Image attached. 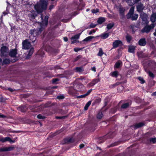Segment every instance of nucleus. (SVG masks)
<instances>
[{
	"label": "nucleus",
	"instance_id": "nucleus-1",
	"mask_svg": "<svg viewBox=\"0 0 156 156\" xmlns=\"http://www.w3.org/2000/svg\"><path fill=\"white\" fill-rule=\"evenodd\" d=\"M48 5L47 0H40L39 2L34 5V8L37 13H41L47 9Z\"/></svg>",
	"mask_w": 156,
	"mask_h": 156
},
{
	"label": "nucleus",
	"instance_id": "nucleus-2",
	"mask_svg": "<svg viewBox=\"0 0 156 156\" xmlns=\"http://www.w3.org/2000/svg\"><path fill=\"white\" fill-rule=\"evenodd\" d=\"M9 49L8 47L6 46H3L1 49V56L6 57L9 54Z\"/></svg>",
	"mask_w": 156,
	"mask_h": 156
},
{
	"label": "nucleus",
	"instance_id": "nucleus-3",
	"mask_svg": "<svg viewBox=\"0 0 156 156\" xmlns=\"http://www.w3.org/2000/svg\"><path fill=\"white\" fill-rule=\"evenodd\" d=\"M154 26L155 24L154 23H152L150 26H146L142 30V32L143 33H148L151 29L153 28L154 27Z\"/></svg>",
	"mask_w": 156,
	"mask_h": 156
},
{
	"label": "nucleus",
	"instance_id": "nucleus-4",
	"mask_svg": "<svg viewBox=\"0 0 156 156\" xmlns=\"http://www.w3.org/2000/svg\"><path fill=\"white\" fill-rule=\"evenodd\" d=\"M22 48L27 49L29 48L31 46L30 42L27 40L24 41L22 43Z\"/></svg>",
	"mask_w": 156,
	"mask_h": 156
},
{
	"label": "nucleus",
	"instance_id": "nucleus-5",
	"mask_svg": "<svg viewBox=\"0 0 156 156\" xmlns=\"http://www.w3.org/2000/svg\"><path fill=\"white\" fill-rule=\"evenodd\" d=\"M118 10L119 12L120 15L121 16L122 18H124L125 16V9L122 7L120 6L118 8Z\"/></svg>",
	"mask_w": 156,
	"mask_h": 156
},
{
	"label": "nucleus",
	"instance_id": "nucleus-6",
	"mask_svg": "<svg viewBox=\"0 0 156 156\" xmlns=\"http://www.w3.org/2000/svg\"><path fill=\"white\" fill-rule=\"evenodd\" d=\"M41 30L39 29V30L38 29H33L30 30V34L36 36L39 34V32H41Z\"/></svg>",
	"mask_w": 156,
	"mask_h": 156
},
{
	"label": "nucleus",
	"instance_id": "nucleus-7",
	"mask_svg": "<svg viewBox=\"0 0 156 156\" xmlns=\"http://www.w3.org/2000/svg\"><path fill=\"white\" fill-rule=\"evenodd\" d=\"M17 54V49H15L10 51L8 55L12 57H15Z\"/></svg>",
	"mask_w": 156,
	"mask_h": 156
},
{
	"label": "nucleus",
	"instance_id": "nucleus-8",
	"mask_svg": "<svg viewBox=\"0 0 156 156\" xmlns=\"http://www.w3.org/2000/svg\"><path fill=\"white\" fill-rule=\"evenodd\" d=\"M122 45V43L121 41L115 40L113 43L112 46L113 48H116L118 47L119 45Z\"/></svg>",
	"mask_w": 156,
	"mask_h": 156
},
{
	"label": "nucleus",
	"instance_id": "nucleus-9",
	"mask_svg": "<svg viewBox=\"0 0 156 156\" xmlns=\"http://www.w3.org/2000/svg\"><path fill=\"white\" fill-rule=\"evenodd\" d=\"M134 8L132 7L130 9L128 13L126 15L127 18L128 19L131 18L134 13Z\"/></svg>",
	"mask_w": 156,
	"mask_h": 156
},
{
	"label": "nucleus",
	"instance_id": "nucleus-10",
	"mask_svg": "<svg viewBox=\"0 0 156 156\" xmlns=\"http://www.w3.org/2000/svg\"><path fill=\"white\" fill-rule=\"evenodd\" d=\"M14 149V147L11 146L8 147H3L0 149L1 151H10L13 150Z\"/></svg>",
	"mask_w": 156,
	"mask_h": 156
},
{
	"label": "nucleus",
	"instance_id": "nucleus-11",
	"mask_svg": "<svg viewBox=\"0 0 156 156\" xmlns=\"http://www.w3.org/2000/svg\"><path fill=\"white\" fill-rule=\"evenodd\" d=\"M137 11L139 12H141L144 8V6L143 4L139 3L136 6Z\"/></svg>",
	"mask_w": 156,
	"mask_h": 156
},
{
	"label": "nucleus",
	"instance_id": "nucleus-12",
	"mask_svg": "<svg viewBox=\"0 0 156 156\" xmlns=\"http://www.w3.org/2000/svg\"><path fill=\"white\" fill-rule=\"evenodd\" d=\"M147 42L145 38L141 39L139 41L138 43L141 46H145Z\"/></svg>",
	"mask_w": 156,
	"mask_h": 156
},
{
	"label": "nucleus",
	"instance_id": "nucleus-13",
	"mask_svg": "<svg viewBox=\"0 0 156 156\" xmlns=\"http://www.w3.org/2000/svg\"><path fill=\"white\" fill-rule=\"evenodd\" d=\"M136 47L134 46H130L128 47V51L130 53H134Z\"/></svg>",
	"mask_w": 156,
	"mask_h": 156
},
{
	"label": "nucleus",
	"instance_id": "nucleus-14",
	"mask_svg": "<svg viewBox=\"0 0 156 156\" xmlns=\"http://www.w3.org/2000/svg\"><path fill=\"white\" fill-rule=\"evenodd\" d=\"M126 2H127L129 5L132 6L139 1L137 0H126Z\"/></svg>",
	"mask_w": 156,
	"mask_h": 156
},
{
	"label": "nucleus",
	"instance_id": "nucleus-15",
	"mask_svg": "<svg viewBox=\"0 0 156 156\" xmlns=\"http://www.w3.org/2000/svg\"><path fill=\"white\" fill-rule=\"evenodd\" d=\"M156 13H153L151 16V20L153 23H153L156 21Z\"/></svg>",
	"mask_w": 156,
	"mask_h": 156
},
{
	"label": "nucleus",
	"instance_id": "nucleus-16",
	"mask_svg": "<svg viewBox=\"0 0 156 156\" xmlns=\"http://www.w3.org/2000/svg\"><path fill=\"white\" fill-rule=\"evenodd\" d=\"M10 60L8 58H5L3 59L2 62V65L8 64L10 63Z\"/></svg>",
	"mask_w": 156,
	"mask_h": 156
},
{
	"label": "nucleus",
	"instance_id": "nucleus-17",
	"mask_svg": "<svg viewBox=\"0 0 156 156\" xmlns=\"http://www.w3.org/2000/svg\"><path fill=\"white\" fill-rule=\"evenodd\" d=\"M34 49L33 48H30V49L29 51L28 55L26 57L28 59L29 58V57H28V56H29V57H30L32 55L34 51Z\"/></svg>",
	"mask_w": 156,
	"mask_h": 156
},
{
	"label": "nucleus",
	"instance_id": "nucleus-18",
	"mask_svg": "<svg viewBox=\"0 0 156 156\" xmlns=\"http://www.w3.org/2000/svg\"><path fill=\"white\" fill-rule=\"evenodd\" d=\"M105 18L103 17H100L99 18L98 20L97 21V22L99 24H101L105 22Z\"/></svg>",
	"mask_w": 156,
	"mask_h": 156
},
{
	"label": "nucleus",
	"instance_id": "nucleus-19",
	"mask_svg": "<svg viewBox=\"0 0 156 156\" xmlns=\"http://www.w3.org/2000/svg\"><path fill=\"white\" fill-rule=\"evenodd\" d=\"M29 38L32 42L34 43L36 39V36L30 34L29 36Z\"/></svg>",
	"mask_w": 156,
	"mask_h": 156
},
{
	"label": "nucleus",
	"instance_id": "nucleus-20",
	"mask_svg": "<svg viewBox=\"0 0 156 156\" xmlns=\"http://www.w3.org/2000/svg\"><path fill=\"white\" fill-rule=\"evenodd\" d=\"M144 125V124L142 122H140L136 124L135 125V127L136 129L142 127Z\"/></svg>",
	"mask_w": 156,
	"mask_h": 156
},
{
	"label": "nucleus",
	"instance_id": "nucleus-21",
	"mask_svg": "<svg viewBox=\"0 0 156 156\" xmlns=\"http://www.w3.org/2000/svg\"><path fill=\"white\" fill-rule=\"evenodd\" d=\"M48 16H46L44 18V21H42V23L43 25H44L45 26H46L48 24Z\"/></svg>",
	"mask_w": 156,
	"mask_h": 156
},
{
	"label": "nucleus",
	"instance_id": "nucleus-22",
	"mask_svg": "<svg viewBox=\"0 0 156 156\" xmlns=\"http://www.w3.org/2000/svg\"><path fill=\"white\" fill-rule=\"evenodd\" d=\"M94 37L93 36H89L87 37L86 38L84 39L83 40V41H90L91 39H93Z\"/></svg>",
	"mask_w": 156,
	"mask_h": 156
},
{
	"label": "nucleus",
	"instance_id": "nucleus-23",
	"mask_svg": "<svg viewBox=\"0 0 156 156\" xmlns=\"http://www.w3.org/2000/svg\"><path fill=\"white\" fill-rule=\"evenodd\" d=\"M91 101H89L87 103L84 108V109L85 110H87L88 107L91 104Z\"/></svg>",
	"mask_w": 156,
	"mask_h": 156
},
{
	"label": "nucleus",
	"instance_id": "nucleus-24",
	"mask_svg": "<svg viewBox=\"0 0 156 156\" xmlns=\"http://www.w3.org/2000/svg\"><path fill=\"white\" fill-rule=\"evenodd\" d=\"M126 37L127 42L128 43H130L132 39L131 36L129 34H127L126 36Z\"/></svg>",
	"mask_w": 156,
	"mask_h": 156
},
{
	"label": "nucleus",
	"instance_id": "nucleus-25",
	"mask_svg": "<svg viewBox=\"0 0 156 156\" xmlns=\"http://www.w3.org/2000/svg\"><path fill=\"white\" fill-rule=\"evenodd\" d=\"M138 17V15L137 14H133L131 18V19L132 20H136L137 19Z\"/></svg>",
	"mask_w": 156,
	"mask_h": 156
},
{
	"label": "nucleus",
	"instance_id": "nucleus-26",
	"mask_svg": "<svg viewBox=\"0 0 156 156\" xmlns=\"http://www.w3.org/2000/svg\"><path fill=\"white\" fill-rule=\"evenodd\" d=\"M109 36V34L108 33H105L102 34L101 35V37L104 39L107 38Z\"/></svg>",
	"mask_w": 156,
	"mask_h": 156
},
{
	"label": "nucleus",
	"instance_id": "nucleus-27",
	"mask_svg": "<svg viewBox=\"0 0 156 156\" xmlns=\"http://www.w3.org/2000/svg\"><path fill=\"white\" fill-rule=\"evenodd\" d=\"M75 70L77 72H81L83 71V68L80 67H77L76 68Z\"/></svg>",
	"mask_w": 156,
	"mask_h": 156
},
{
	"label": "nucleus",
	"instance_id": "nucleus-28",
	"mask_svg": "<svg viewBox=\"0 0 156 156\" xmlns=\"http://www.w3.org/2000/svg\"><path fill=\"white\" fill-rule=\"evenodd\" d=\"M129 106V104L128 103H126L123 104L121 106V108H128Z\"/></svg>",
	"mask_w": 156,
	"mask_h": 156
},
{
	"label": "nucleus",
	"instance_id": "nucleus-29",
	"mask_svg": "<svg viewBox=\"0 0 156 156\" xmlns=\"http://www.w3.org/2000/svg\"><path fill=\"white\" fill-rule=\"evenodd\" d=\"M103 116V114L101 112H99L98 113L97 115V118L98 119H101Z\"/></svg>",
	"mask_w": 156,
	"mask_h": 156
},
{
	"label": "nucleus",
	"instance_id": "nucleus-30",
	"mask_svg": "<svg viewBox=\"0 0 156 156\" xmlns=\"http://www.w3.org/2000/svg\"><path fill=\"white\" fill-rule=\"evenodd\" d=\"M104 54L103 51L102 49L100 48L99 49V51L98 54V55L99 56H101Z\"/></svg>",
	"mask_w": 156,
	"mask_h": 156
},
{
	"label": "nucleus",
	"instance_id": "nucleus-31",
	"mask_svg": "<svg viewBox=\"0 0 156 156\" xmlns=\"http://www.w3.org/2000/svg\"><path fill=\"white\" fill-rule=\"evenodd\" d=\"M114 24L113 23L108 24L107 26V28L108 30L111 29L114 26Z\"/></svg>",
	"mask_w": 156,
	"mask_h": 156
},
{
	"label": "nucleus",
	"instance_id": "nucleus-32",
	"mask_svg": "<svg viewBox=\"0 0 156 156\" xmlns=\"http://www.w3.org/2000/svg\"><path fill=\"white\" fill-rule=\"evenodd\" d=\"M118 75V72L117 71H114L111 74V75L113 77H117Z\"/></svg>",
	"mask_w": 156,
	"mask_h": 156
},
{
	"label": "nucleus",
	"instance_id": "nucleus-33",
	"mask_svg": "<svg viewBox=\"0 0 156 156\" xmlns=\"http://www.w3.org/2000/svg\"><path fill=\"white\" fill-rule=\"evenodd\" d=\"M5 139L6 141H9L10 142L14 143L15 142L14 140H12L9 137H5Z\"/></svg>",
	"mask_w": 156,
	"mask_h": 156
},
{
	"label": "nucleus",
	"instance_id": "nucleus-34",
	"mask_svg": "<svg viewBox=\"0 0 156 156\" xmlns=\"http://www.w3.org/2000/svg\"><path fill=\"white\" fill-rule=\"evenodd\" d=\"M121 63V62L119 61L117 62L115 65V67L117 68H119L120 66Z\"/></svg>",
	"mask_w": 156,
	"mask_h": 156
},
{
	"label": "nucleus",
	"instance_id": "nucleus-35",
	"mask_svg": "<svg viewBox=\"0 0 156 156\" xmlns=\"http://www.w3.org/2000/svg\"><path fill=\"white\" fill-rule=\"evenodd\" d=\"M100 81L99 79H94L92 80L93 82L94 83L93 85H94L96 83H98Z\"/></svg>",
	"mask_w": 156,
	"mask_h": 156
},
{
	"label": "nucleus",
	"instance_id": "nucleus-36",
	"mask_svg": "<svg viewBox=\"0 0 156 156\" xmlns=\"http://www.w3.org/2000/svg\"><path fill=\"white\" fill-rule=\"evenodd\" d=\"M138 79L140 81V83L142 84L144 83L145 82V81L144 80V79L142 77H139L138 78Z\"/></svg>",
	"mask_w": 156,
	"mask_h": 156
},
{
	"label": "nucleus",
	"instance_id": "nucleus-37",
	"mask_svg": "<svg viewBox=\"0 0 156 156\" xmlns=\"http://www.w3.org/2000/svg\"><path fill=\"white\" fill-rule=\"evenodd\" d=\"M79 36L78 35H76L71 38L72 40H77L79 38Z\"/></svg>",
	"mask_w": 156,
	"mask_h": 156
},
{
	"label": "nucleus",
	"instance_id": "nucleus-38",
	"mask_svg": "<svg viewBox=\"0 0 156 156\" xmlns=\"http://www.w3.org/2000/svg\"><path fill=\"white\" fill-rule=\"evenodd\" d=\"M73 141V140L72 138H68L65 140V142H72Z\"/></svg>",
	"mask_w": 156,
	"mask_h": 156
},
{
	"label": "nucleus",
	"instance_id": "nucleus-39",
	"mask_svg": "<svg viewBox=\"0 0 156 156\" xmlns=\"http://www.w3.org/2000/svg\"><path fill=\"white\" fill-rule=\"evenodd\" d=\"M112 134H113V133H108V134L106 135V137L108 136L110 138H112L114 136V135H112Z\"/></svg>",
	"mask_w": 156,
	"mask_h": 156
},
{
	"label": "nucleus",
	"instance_id": "nucleus-40",
	"mask_svg": "<svg viewBox=\"0 0 156 156\" xmlns=\"http://www.w3.org/2000/svg\"><path fill=\"white\" fill-rule=\"evenodd\" d=\"M148 74L149 76L153 78L154 77V76L152 73L151 71H149L148 72Z\"/></svg>",
	"mask_w": 156,
	"mask_h": 156
},
{
	"label": "nucleus",
	"instance_id": "nucleus-41",
	"mask_svg": "<svg viewBox=\"0 0 156 156\" xmlns=\"http://www.w3.org/2000/svg\"><path fill=\"white\" fill-rule=\"evenodd\" d=\"M67 117L66 116H56V118L57 119H65Z\"/></svg>",
	"mask_w": 156,
	"mask_h": 156
},
{
	"label": "nucleus",
	"instance_id": "nucleus-42",
	"mask_svg": "<svg viewBox=\"0 0 156 156\" xmlns=\"http://www.w3.org/2000/svg\"><path fill=\"white\" fill-rule=\"evenodd\" d=\"M37 117V118L39 119H44L45 118L44 116H42L41 114L38 115Z\"/></svg>",
	"mask_w": 156,
	"mask_h": 156
},
{
	"label": "nucleus",
	"instance_id": "nucleus-43",
	"mask_svg": "<svg viewBox=\"0 0 156 156\" xmlns=\"http://www.w3.org/2000/svg\"><path fill=\"white\" fill-rule=\"evenodd\" d=\"M150 141L153 143H156V138H152L150 139Z\"/></svg>",
	"mask_w": 156,
	"mask_h": 156
},
{
	"label": "nucleus",
	"instance_id": "nucleus-44",
	"mask_svg": "<svg viewBox=\"0 0 156 156\" xmlns=\"http://www.w3.org/2000/svg\"><path fill=\"white\" fill-rule=\"evenodd\" d=\"M101 101L100 98H98L96 99L94 101V103L95 104H98Z\"/></svg>",
	"mask_w": 156,
	"mask_h": 156
},
{
	"label": "nucleus",
	"instance_id": "nucleus-45",
	"mask_svg": "<svg viewBox=\"0 0 156 156\" xmlns=\"http://www.w3.org/2000/svg\"><path fill=\"white\" fill-rule=\"evenodd\" d=\"M137 55L140 58L143 57V53L141 52H138Z\"/></svg>",
	"mask_w": 156,
	"mask_h": 156
},
{
	"label": "nucleus",
	"instance_id": "nucleus-46",
	"mask_svg": "<svg viewBox=\"0 0 156 156\" xmlns=\"http://www.w3.org/2000/svg\"><path fill=\"white\" fill-rule=\"evenodd\" d=\"M99 9H93L91 10V12L92 13H96L97 12H98Z\"/></svg>",
	"mask_w": 156,
	"mask_h": 156
},
{
	"label": "nucleus",
	"instance_id": "nucleus-47",
	"mask_svg": "<svg viewBox=\"0 0 156 156\" xmlns=\"http://www.w3.org/2000/svg\"><path fill=\"white\" fill-rule=\"evenodd\" d=\"M81 57H82V56L80 55H79L76 58H75V59L74 60V61L76 62V61H77L78 59H79L81 58Z\"/></svg>",
	"mask_w": 156,
	"mask_h": 156
},
{
	"label": "nucleus",
	"instance_id": "nucleus-48",
	"mask_svg": "<svg viewBox=\"0 0 156 156\" xmlns=\"http://www.w3.org/2000/svg\"><path fill=\"white\" fill-rule=\"evenodd\" d=\"M96 26V24H94L93 23H91L89 26L90 28H93L95 27Z\"/></svg>",
	"mask_w": 156,
	"mask_h": 156
},
{
	"label": "nucleus",
	"instance_id": "nucleus-49",
	"mask_svg": "<svg viewBox=\"0 0 156 156\" xmlns=\"http://www.w3.org/2000/svg\"><path fill=\"white\" fill-rule=\"evenodd\" d=\"M92 91V89H91L87 91V92L85 94L86 96H87V95H88L90 93V92H91Z\"/></svg>",
	"mask_w": 156,
	"mask_h": 156
},
{
	"label": "nucleus",
	"instance_id": "nucleus-50",
	"mask_svg": "<svg viewBox=\"0 0 156 156\" xmlns=\"http://www.w3.org/2000/svg\"><path fill=\"white\" fill-rule=\"evenodd\" d=\"M94 83L92 81L91 82L89 83V84H88L87 85V87H90L91 86H93L94 85H93V84Z\"/></svg>",
	"mask_w": 156,
	"mask_h": 156
},
{
	"label": "nucleus",
	"instance_id": "nucleus-51",
	"mask_svg": "<svg viewBox=\"0 0 156 156\" xmlns=\"http://www.w3.org/2000/svg\"><path fill=\"white\" fill-rule=\"evenodd\" d=\"M86 97V95L85 94H84L83 95H81L79 96H78L77 97V98H84Z\"/></svg>",
	"mask_w": 156,
	"mask_h": 156
},
{
	"label": "nucleus",
	"instance_id": "nucleus-52",
	"mask_svg": "<svg viewBox=\"0 0 156 156\" xmlns=\"http://www.w3.org/2000/svg\"><path fill=\"white\" fill-rule=\"evenodd\" d=\"M59 80L58 78H56L53 79L52 80V83H55L57 81H58Z\"/></svg>",
	"mask_w": 156,
	"mask_h": 156
},
{
	"label": "nucleus",
	"instance_id": "nucleus-53",
	"mask_svg": "<svg viewBox=\"0 0 156 156\" xmlns=\"http://www.w3.org/2000/svg\"><path fill=\"white\" fill-rule=\"evenodd\" d=\"M64 97L62 95H60L58 96L57 97L58 99H62L64 98Z\"/></svg>",
	"mask_w": 156,
	"mask_h": 156
},
{
	"label": "nucleus",
	"instance_id": "nucleus-54",
	"mask_svg": "<svg viewBox=\"0 0 156 156\" xmlns=\"http://www.w3.org/2000/svg\"><path fill=\"white\" fill-rule=\"evenodd\" d=\"M81 49V48H74V51L76 52H78V51H79Z\"/></svg>",
	"mask_w": 156,
	"mask_h": 156
},
{
	"label": "nucleus",
	"instance_id": "nucleus-55",
	"mask_svg": "<svg viewBox=\"0 0 156 156\" xmlns=\"http://www.w3.org/2000/svg\"><path fill=\"white\" fill-rule=\"evenodd\" d=\"M96 31L94 30H93L92 31H90L89 32V35H91L92 33H95Z\"/></svg>",
	"mask_w": 156,
	"mask_h": 156
},
{
	"label": "nucleus",
	"instance_id": "nucleus-56",
	"mask_svg": "<svg viewBox=\"0 0 156 156\" xmlns=\"http://www.w3.org/2000/svg\"><path fill=\"white\" fill-rule=\"evenodd\" d=\"M0 141H2L3 142H4L6 141L5 139V138H1L0 139Z\"/></svg>",
	"mask_w": 156,
	"mask_h": 156
},
{
	"label": "nucleus",
	"instance_id": "nucleus-57",
	"mask_svg": "<svg viewBox=\"0 0 156 156\" xmlns=\"http://www.w3.org/2000/svg\"><path fill=\"white\" fill-rule=\"evenodd\" d=\"M6 117V116L5 115L0 114V118H5Z\"/></svg>",
	"mask_w": 156,
	"mask_h": 156
},
{
	"label": "nucleus",
	"instance_id": "nucleus-58",
	"mask_svg": "<svg viewBox=\"0 0 156 156\" xmlns=\"http://www.w3.org/2000/svg\"><path fill=\"white\" fill-rule=\"evenodd\" d=\"M3 101V98L2 95H0V102H2Z\"/></svg>",
	"mask_w": 156,
	"mask_h": 156
},
{
	"label": "nucleus",
	"instance_id": "nucleus-59",
	"mask_svg": "<svg viewBox=\"0 0 156 156\" xmlns=\"http://www.w3.org/2000/svg\"><path fill=\"white\" fill-rule=\"evenodd\" d=\"M54 7V5H51L49 9L50 10H51Z\"/></svg>",
	"mask_w": 156,
	"mask_h": 156
},
{
	"label": "nucleus",
	"instance_id": "nucleus-60",
	"mask_svg": "<svg viewBox=\"0 0 156 156\" xmlns=\"http://www.w3.org/2000/svg\"><path fill=\"white\" fill-rule=\"evenodd\" d=\"M23 108H24V110H22V112H24V111H25L26 110V108H24V106H22V107H20V109H22H22Z\"/></svg>",
	"mask_w": 156,
	"mask_h": 156
},
{
	"label": "nucleus",
	"instance_id": "nucleus-61",
	"mask_svg": "<svg viewBox=\"0 0 156 156\" xmlns=\"http://www.w3.org/2000/svg\"><path fill=\"white\" fill-rule=\"evenodd\" d=\"M73 40L72 41V43L74 44L77 41L76 40Z\"/></svg>",
	"mask_w": 156,
	"mask_h": 156
},
{
	"label": "nucleus",
	"instance_id": "nucleus-62",
	"mask_svg": "<svg viewBox=\"0 0 156 156\" xmlns=\"http://www.w3.org/2000/svg\"><path fill=\"white\" fill-rule=\"evenodd\" d=\"M84 147V145L83 144H81L80 145V148H82Z\"/></svg>",
	"mask_w": 156,
	"mask_h": 156
},
{
	"label": "nucleus",
	"instance_id": "nucleus-63",
	"mask_svg": "<svg viewBox=\"0 0 156 156\" xmlns=\"http://www.w3.org/2000/svg\"><path fill=\"white\" fill-rule=\"evenodd\" d=\"M64 41H67L68 40V38L66 37H65L64 38Z\"/></svg>",
	"mask_w": 156,
	"mask_h": 156
},
{
	"label": "nucleus",
	"instance_id": "nucleus-64",
	"mask_svg": "<svg viewBox=\"0 0 156 156\" xmlns=\"http://www.w3.org/2000/svg\"><path fill=\"white\" fill-rule=\"evenodd\" d=\"M91 69L92 71H93L94 72L96 71V68L95 67H93L92 69Z\"/></svg>",
	"mask_w": 156,
	"mask_h": 156
}]
</instances>
